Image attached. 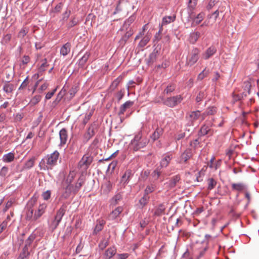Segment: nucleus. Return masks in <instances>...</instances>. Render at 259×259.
Instances as JSON below:
<instances>
[{
    "label": "nucleus",
    "instance_id": "26",
    "mask_svg": "<svg viewBox=\"0 0 259 259\" xmlns=\"http://www.w3.org/2000/svg\"><path fill=\"white\" fill-rule=\"evenodd\" d=\"M217 112V108L215 107L211 106L208 107L206 111L201 115L202 119L203 120L206 116L211 115L214 114Z\"/></svg>",
    "mask_w": 259,
    "mask_h": 259
},
{
    "label": "nucleus",
    "instance_id": "8",
    "mask_svg": "<svg viewBox=\"0 0 259 259\" xmlns=\"http://www.w3.org/2000/svg\"><path fill=\"white\" fill-rule=\"evenodd\" d=\"M201 112L199 110L191 111L187 113L186 118L188 120L187 124L189 126H192L194 123L200 117Z\"/></svg>",
    "mask_w": 259,
    "mask_h": 259
},
{
    "label": "nucleus",
    "instance_id": "55",
    "mask_svg": "<svg viewBox=\"0 0 259 259\" xmlns=\"http://www.w3.org/2000/svg\"><path fill=\"white\" fill-rule=\"evenodd\" d=\"M106 258H111L113 256V250L112 248L108 249L105 253Z\"/></svg>",
    "mask_w": 259,
    "mask_h": 259
},
{
    "label": "nucleus",
    "instance_id": "37",
    "mask_svg": "<svg viewBox=\"0 0 259 259\" xmlns=\"http://www.w3.org/2000/svg\"><path fill=\"white\" fill-rule=\"evenodd\" d=\"M134 21V17H130L126 21H125L122 27L120 29V31H123L124 30V29L125 30H127L130 28V25Z\"/></svg>",
    "mask_w": 259,
    "mask_h": 259
},
{
    "label": "nucleus",
    "instance_id": "19",
    "mask_svg": "<svg viewBox=\"0 0 259 259\" xmlns=\"http://www.w3.org/2000/svg\"><path fill=\"white\" fill-rule=\"evenodd\" d=\"M215 157L212 156L209 162H208L207 165L210 168H213L217 170L221 165L222 160L221 159L218 160L214 162Z\"/></svg>",
    "mask_w": 259,
    "mask_h": 259
},
{
    "label": "nucleus",
    "instance_id": "44",
    "mask_svg": "<svg viewBox=\"0 0 259 259\" xmlns=\"http://www.w3.org/2000/svg\"><path fill=\"white\" fill-rule=\"evenodd\" d=\"M102 189L105 193H108L112 189V184L110 182H107L102 186Z\"/></svg>",
    "mask_w": 259,
    "mask_h": 259
},
{
    "label": "nucleus",
    "instance_id": "11",
    "mask_svg": "<svg viewBox=\"0 0 259 259\" xmlns=\"http://www.w3.org/2000/svg\"><path fill=\"white\" fill-rule=\"evenodd\" d=\"M193 151L191 148H187L181 155L180 163H186L189 159L192 157Z\"/></svg>",
    "mask_w": 259,
    "mask_h": 259
},
{
    "label": "nucleus",
    "instance_id": "24",
    "mask_svg": "<svg viewBox=\"0 0 259 259\" xmlns=\"http://www.w3.org/2000/svg\"><path fill=\"white\" fill-rule=\"evenodd\" d=\"M71 46L69 42L64 44L60 49V54L64 56L67 55L70 51Z\"/></svg>",
    "mask_w": 259,
    "mask_h": 259
},
{
    "label": "nucleus",
    "instance_id": "33",
    "mask_svg": "<svg viewBox=\"0 0 259 259\" xmlns=\"http://www.w3.org/2000/svg\"><path fill=\"white\" fill-rule=\"evenodd\" d=\"M163 130L162 128L157 127L151 136V138L155 141L162 135Z\"/></svg>",
    "mask_w": 259,
    "mask_h": 259
},
{
    "label": "nucleus",
    "instance_id": "41",
    "mask_svg": "<svg viewBox=\"0 0 259 259\" xmlns=\"http://www.w3.org/2000/svg\"><path fill=\"white\" fill-rule=\"evenodd\" d=\"M155 189V186L153 184L148 185L144 190V194L148 196V195L153 192Z\"/></svg>",
    "mask_w": 259,
    "mask_h": 259
},
{
    "label": "nucleus",
    "instance_id": "31",
    "mask_svg": "<svg viewBox=\"0 0 259 259\" xmlns=\"http://www.w3.org/2000/svg\"><path fill=\"white\" fill-rule=\"evenodd\" d=\"M95 134L94 129L93 126H90L84 135V139L85 142L88 141Z\"/></svg>",
    "mask_w": 259,
    "mask_h": 259
},
{
    "label": "nucleus",
    "instance_id": "32",
    "mask_svg": "<svg viewBox=\"0 0 259 259\" xmlns=\"http://www.w3.org/2000/svg\"><path fill=\"white\" fill-rule=\"evenodd\" d=\"M150 197L149 196H147L144 194V196L139 200V207L140 208H143L149 201Z\"/></svg>",
    "mask_w": 259,
    "mask_h": 259
},
{
    "label": "nucleus",
    "instance_id": "43",
    "mask_svg": "<svg viewBox=\"0 0 259 259\" xmlns=\"http://www.w3.org/2000/svg\"><path fill=\"white\" fill-rule=\"evenodd\" d=\"M41 99V96L40 95H36L31 99L29 104L31 106L35 105L40 101Z\"/></svg>",
    "mask_w": 259,
    "mask_h": 259
},
{
    "label": "nucleus",
    "instance_id": "16",
    "mask_svg": "<svg viewBox=\"0 0 259 259\" xmlns=\"http://www.w3.org/2000/svg\"><path fill=\"white\" fill-rule=\"evenodd\" d=\"M217 51V48L214 46H211L207 49L205 52L202 54V58L204 60H207L214 55Z\"/></svg>",
    "mask_w": 259,
    "mask_h": 259
},
{
    "label": "nucleus",
    "instance_id": "49",
    "mask_svg": "<svg viewBox=\"0 0 259 259\" xmlns=\"http://www.w3.org/2000/svg\"><path fill=\"white\" fill-rule=\"evenodd\" d=\"M77 24V21L76 20L75 18L73 17V18H71L69 22L67 24V26L68 28H70L74 26L75 25H76Z\"/></svg>",
    "mask_w": 259,
    "mask_h": 259
},
{
    "label": "nucleus",
    "instance_id": "38",
    "mask_svg": "<svg viewBox=\"0 0 259 259\" xmlns=\"http://www.w3.org/2000/svg\"><path fill=\"white\" fill-rule=\"evenodd\" d=\"M123 31H125V29H124V30ZM126 31L125 34L121 38V40L123 41L124 42H125L133 34V31L132 30L131 28H129Z\"/></svg>",
    "mask_w": 259,
    "mask_h": 259
},
{
    "label": "nucleus",
    "instance_id": "22",
    "mask_svg": "<svg viewBox=\"0 0 259 259\" xmlns=\"http://www.w3.org/2000/svg\"><path fill=\"white\" fill-rule=\"evenodd\" d=\"M201 33L202 32L201 31H195L191 33L189 38L190 42L192 44H195L198 38L200 37Z\"/></svg>",
    "mask_w": 259,
    "mask_h": 259
},
{
    "label": "nucleus",
    "instance_id": "14",
    "mask_svg": "<svg viewBox=\"0 0 259 259\" xmlns=\"http://www.w3.org/2000/svg\"><path fill=\"white\" fill-rule=\"evenodd\" d=\"M59 137L60 140L59 146H64L66 144L68 140V133L65 128H63L60 131Z\"/></svg>",
    "mask_w": 259,
    "mask_h": 259
},
{
    "label": "nucleus",
    "instance_id": "4",
    "mask_svg": "<svg viewBox=\"0 0 259 259\" xmlns=\"http://www.w3.org/2000/svg\"><path fill=\"white\" fill-rule=\"evenodd\" d=\"M67 207V205L64 203L57 211L54 220L50 224V228L52 230H54L58 226L62 217L64 216L66 211Z\"/></svg>",
    "mask_w": 259,
    "mask_h": 259
},
{
    "label": "nucleus",
    "instance_id": "29",
    "mask_svg": "<svg viewBox=\"0 0 259 259\" xmlns=\"http://www.w3.org/2000/svg\"><path fill=\"white\" fill-rule=\"evenodd\" d=\"M15 158V154L12 152L3 155L2 160L4 162L10 163L12 162Z\"/></svg>",
    "mask_w": 259,
    "mask_h": 259
},
{
    "label": "nucleus",
    "instance_id": "13",
    "mask_svg": "<svg viewBox=\"0 0 259 259\" xmlns=\"http://www.w3.org/2000/svg\"><path fill=\"white\" fill-rule=\"evenodd\" d=\"M158 51L155 49L153 52L150 54L148 58L146 59V63L148 66H151L156 61Z\"/></svg>",
    "mask_w": 259,
    "mask_h": 259
},
{
    "label": "nucleus",
    "instance_id": "34",
    "mask_svg": "<svg viewBox=\"0 0 259 259\" xmlns=\"http://www.w3.org/2000/svg\"><path fill=\"white\" fill-rule=\"evenodd\" d=\"M131 176V171L130 170H126L124 174L122 176L121 183H123L124 185L126 184L129 181Z\"/></svg>",
    "mask_w": 259,
    "mask_h": 259
},
{
    "label": "nucleus",
    "instance_id": "40",
    "mask_svg": "<svg viewBox=\"0 0 259 259\" xmlns=\"http://www.w3.org/2000/svg\"><path fill=\"white\" fill-rule=\"evenodd\" d=\"M105 222L103 220L99 221L95 228L94 232L95 234L98 233L99 232L101 231L103 228V226Z\"/></svg>",
    "mask_w": 259,
    "mask_h": 259
},
{
    "label": "nucleus",
    "instance_id": "3",
    "mask_svg": "<svg viewBox=\"0 0 259 259\" xmlns=\"http://www.w3.org/2000/svg\"><path fill=\"white\" fill-rule=\"evenodd\" d=\"M147 140L142 138V134L141 132L135 135L134 139L131 141L130 145L135 151L139 150L146 146Z\"/></svg>",
    "mask_w": 259,
    "mask_h": 259
},
{
    "label": "nucleus",
    "instance_id": "15",
    "mask_svg": "<svg viewBox=\"0 0 259 259\" xmlns=\"http://www.w3.org/2000/svg\"><path fill=\"white\" fill-rule=\"evenodd\" d=\"M231 189L233 191L242 192L246 190L247 186L243 183H233L231 184Z\"/></svg>",
    "mask_w": 259,
    "mask_h": 259
},
{
    "label": "nucleus",
    "instance_id": "54",
    "mask_svg": "<svg viewBox=\"0 0 259 259\" xmlns=\"http://www.w3.org/2000/svg\"><path fill=\"white\" fill-rule=\"evenodd\" d=\"M8 172V168L6 166H3L0 170V176L5 177Z\"/></svg>",
    "mask_w": 259,
    "mask_h": 259
},
{
    "label": "nucleus",
    "instance_id": "2",
    "mask_svg": "<svg viewBox=\"0 0 259 259\" xmlns=\"http://www.w3.org/2000/svg\"><path fill=\"white\" fill-rule=\"evenodd\" d=\"M83 184V180L81 179H79L77 182L74 184H70L61 186L63 191L61 196L64 198H67L72 193L73 194H76L80 190Z\"/></svg>",
    "mask_w": 259,
    "mask_h": 259
},
{
    "label": "nucleus",
    "instance_id": "28",
    "mask_svg": "<svg viewBox=\"0 0 259 259\" xmlns=\"http://www.w3.org/2000/svg\"><path fill=\"white\" fill-rule=\"evenodd\" d=\"M207 97V93L205 91H200L197 94L195 101L196 103L199 105L201 101Z\"/></svg>",
    "mask_w": 259,
    "mask_h": 259
},
{
    "label": "nucleus",
    "instance_id": "1",
    "mask_svg": "<svg viewBox=\"0 0 259 259\" xmlns=\"http://www.w3.org/2000/svg\"><path fill=\"white\" fill-rule=\"evenodd\" d=\"M60 154L57 151H55L50 154L47 155L42 158L39 163L41 170H49L57 164Z\"/></svg>",
    "mask_w": 259,
    "mask_h": 259
},
{
    "label": "nucleus",
    "instance_id": "50",
    "mask_svg": "<svg viewBox=\"0 0 259 259\" xmlns=\"http://www.w3.org/2000/svg\"><path fill=\"white\" fill-rule=\"evenodd\" d=\"M13 90V85L11 84L7 83L4 86V90L6 93H11Z\"/></svg>",
    "mask_w": 259,
    "mask_h": 259
},
{
    "label": "nucleus",
    "instance_id": "21",
    "mask_svg": "<svg viewBox=\"0 0 259 259\" xmlns=\"http://www.w3.org/2000/svg\"><path fill=\"white\" fill-rule=\"evenodd\" d=\"M75 176L76 173L74 171H70L67 178L62 182L61 186L72 184Z\"/></svg>",
    "mask_w": 259,
    "mask_h": 259
},
{
    "label": "nucleus",
    "instance_id": "27",
    "mask_svg": "<svg viewBox=\"0 0 259 259\" xmlns=\"http://www.w3.org/2000/svg\"><path fill=\"white\" fill-rule=\"evenodd\" d=\"M176 15L164 17L162 20L161 26H162L163 25L168 24L170 23L175 21L176 20Z\"/></svg>",
    "mask_w": 259,
    "mask_h": 259
},
{
    "label": "nucleus",
    "instance_id": "6",
    "mask_svg": "<svg viewBox=\"0 0 259 259\" xmlns=\"http://www.w3.org/2000/svg\"><path fill=\"white\" fill-rule=\"evenodd\" d=\"M200 50L197 48H194L190 54L189 57L187 58L186 65L192 66L195 64L199 58Z\"/></svg>",
    "mask_w": 259,
    "mask_h": 259
},
{
    "label": "nucleus",
    "instance_id": "12",
    "mask_svg": "<svg viewBox=\"0 0 259 259\" xmlns=\"http://www.w3.org/2000/svg\"><path fill=\"white\" fill-rule=\"evenodd\" d=\"M93 158L91 156L88 155H84L79 162V166L81 168L86 169L91 164Z\"/></svg>",
    "mask_w": 259,
    "mask_h": 259
},
{
    "label": "nucleus",
    "instance_id": "48",
    "mask_svg": "<svg viewBox=\"0 0 259 259\" xmlns=\"http://www.w3.org/2000/svg\"><path fill=\"white\" fill-rule=\"evenodd\" d=\"M208 70H206V69H204L201 73L199 74L197 77V79L200 80H202L208 74Z\"/></svg>",
    "mask_w": 259,
    "mask_h": 259
},
{
    "label": "nucleus",
    "instance_id": "10",
    "mask_svg": "<svg viewBox=\"0 0 259 259\" xmlns=\"http://www.w3.org/2000/svg\"><path fill=\"white\" fill-rule=\"evenodd\" d=\"M36 198L35 197L32 198L28 202L27 204V212L26 213V219L27 220H30L31 219L33 220V210L32 209V207L35 204L36 202Z\"/></svg>",
    "mask_w": 259,
    "mask_h": 259
},
{
    "label": "nucleus",
    "instance_id": "23",
    "mask_svg": "<svg viewBox=\"0 0 259 259\" xmlns=\"http://www.w3.org/2000/svg\"><path fill=\"white\" fill-rule=\"evenodd\" d=\"M250 94V89L249 88H247V91L245 92H243L241 94H238L236 95L234 94H233V103H234L235 102L240 101L242 99H243L244 97H246L247 95V94Z\"/></svg>",
    "mask_w": 259,
    "mask_h": 259
},
{
    "label": "nucleus",
    "instance_id": "56",
    "mask_svg": "<svg viewBox=\"0 0 259 259\" xmlns=\"http://www.w3.org/2000/svg\"><path fill=\"white\" fill-rule=\"evenodd\" d=\"M42 197L44 200H48L51 197V191L47 190L46 192H44L42 194Z\"/></svg>",
    "mask_w": 259,
    "mask_h": 259
},
{
    "label": "nucleus",
    "instance_id": "46",
    "mask_svg": "<svg viewBox=\"0 0 259 259\" xmlns=\"http://www.w3.org/2000/svg\"><path fill=\"white\" fill-rule=\"evenodd\" d=\"M28 32V28L27 27H23L18 33V37L23 38L24 37L27 33Z\"/></svg>",
    "mask_w": 259,
    "mask_h": 259
},
{
    "label": "nucleus",
    "instance_id": "20",
    "mask_svg": "<svg viewBox=\"0 0 259 259\" xmlns=\"http://www.w3.org/2000/svg\"><path fill=\"white\" fill-rule=\"evenodd\" d=\"M152 36L151 33L147 32L146 35L143 37L138 44V47L140 48L144 47L150 41Z\"/></svg>",
    "mask_w": 259,
    "mask_h": 259
},
{
    "label": "nucleus",
    "instance_id": "18",
    "mask_svg": "<svg viewBox=\"0 0 259 259\" xmlns=\"http://www.w3.org/2000/svg\"><path fill=\"white\" fill-rule=\"evenodd\" d=\"M166 206L163 203H161L155 207L153 211V215L155 217H160L165 213Z\"/></svg>",
    "mask_w": 259,
    "mask_h": 259
},
{
    "label": "nucleus",
    "instance_id": "64",
    "mask_svg": "<svg viewBox=\"0 0 259 259\" xmlns=\"http://www.w3.org/2000/svg\"><path fill=\"white\" fill-rule=\"evenodd\" d=\"M62 4L59 3L55 7V8H54L53 11L54 12H56V13L60 12L62 9Z\"/></svg>",
    "mask_w": 259,
    "mask_h": 259
},
{
    "label": "nucleus",
    "instance_id": "51",
    "mask_svg": "<svg viewBox=\"0 0 259 259\" xmlns=\"http://www.w3.org/2000/svg\"><path fill=\"white\" fill-rule=\"evenodd\" d=\"M204 14L202 13H199L197 15V17L195 18L194 20V22L196 24H199L203 19Z\"/></svg>",
    "mask_w": 259,
    "mask_h": 259
},
{
    "label": "nucleus",
    "instance_id": "35",
    "mask_svg": "<svg viewBox=\"0 0 259 259\" xmlns=\"http://www.w3.org/2000/svg\"><path fill=\"white\" fill-rule=\"evenodd\" d=\"M176 88V85L174 83H169L166 88L164 90L163 94L164 95H168L174 92Z\"/></svg>",
    "mask_w": 259,
    "mask_h": 259
},
{
    "label": "nucleus",
    "instance_id": "7",
    "mask_svg": "<svg viewBox=\"0 0 259 259\" xmlns=\"http://www.w3.org/2000/svg\"><path fill=\"white\" fill-rule=\"evenodd\" d=\"M212 125L211 122H207L204 124L198 132L199 136L202 137L207 135L208 137H210L213 135V130L211 128Z\"/></svg>",
    "mask_w": 259,
    "mask_h": 259
},
{
    "label": "nucleus",
    "instance_id": "63",
    "mask_svg": "<svg viewBox=\"0 0 259 259\" xmlns=\"http://www.w3.org/2000/svg\"><path fill=\"white\" fill-rule=\"evenodd\" d=\"M30 61V58L28 56H24L22 59V63L26 65Z\"/></svg>",
    "mask_w": 259,
    "mask_h": 259
},
{
    "label": "nucleus",
    "instance_id": "45",
    "mask_svg": "<svg viewBox=\"0 0 259 259\" xmlns=\"http://www.w3.org/2000/svg\"><path fill=\"white\" fill-rule=\"evenodd\" d=\"M90 53L88 52H86L84 55L81 57V58L79 60V64L81 65H83L86 62L88 61L90 57Z\"/></svg>",
    "mask_w": 259,
    "mask_h": 259
},
{
    "label": "nucleus",
    "instance_id": "5",
    "mask_svg": "<svg viewBox=\"0 0 259 259\" xmlns=\"http://www.w3.org/2000/svg\"><path fill=\"white\" fill-rule=\"evenodd\" d=\"M161 101L163 105L170 107L174 108L181 103L183 98L180 95L164 98L161 97Z\"/></svg>",
    "mask_w": 259,
    "mask_h": 259
},
{
    "label": "nucleus",
    "instance_id": "47",
    "mask_svg": "<svg viewBox=\"0 0 259 259\" xmlns=\"http://www.w3.org/2000/svg\"><path fill=\"white\" fill-rule=\"evenodd\" d=\"M200 144V142L199 141V138H197L190 142V146H192L194 149L197 148Z\"/></svg>",
    "mask_w": 259,
    "mask_h": 259
},
{
    "label": "nucleus",
    "instance_id": "36",
    "mask_svg": "<svg viewBox=\"0 0 259 259\" xmlns=\"http://www.w3.org/2000/svg\"><path fill=\"white\" fill-rule=\"evenodd\" d=\"M35 161V158L34 157H32L27 160L24 165L23 166V169H30L32 167L34 164Z\"/></svg>",
    "mask_w": 259,
    "mask_h": 259
},
{
    "label": "nucleus",
    "instance_id": "58",
    "mask_svg": "<svg viewBox=\"0 0 259 259\" xmlns=\"http://www.w3.org/2000/svg\"><path fill=\"white\" fill-rule=\"evenodd\" d=\"M57 89L53 90L52 92H48L45 97L46 100L50 99L56 92Z\"/></svg>",
    "mask_w": 259,
    "mask_h": 259
},
{
    "label": "nucleus",
    "instance_id": "62",
    "mask_svg": "<svg viewBox=\"0 0 259 259\" xmlns=\"http://www.w3.org/2000/svg\"><path fill=\"white\" fill-rule=\"evenodd\" d=\"M28 77H27L23 81V82L21 83L20 87H19V90L23 89L25 87H27V85L28 84Z\"/></svg>",
    "mask_w": 259,
    "mask_h": 259
},
{
    "label": "nucleus",
    "instance_id": "57",
    "mask_svg": "<svg viewBox=\"0 0 259 259\" xmlns=\"http://www.w3.org/2000/svg\"><path fill=\"white\" fill-rule=\"evenodd\" d=\"M244 193H245V197L247 199V202L245 206V207H247L248 205L250 202L251 197H250V193H249V192L246 191V190L244 191Z\"/></svg>",
    "mask_w": 259,
    "mask_h": 259
},
{
    "label": "nucleus",
    "instance_id": "60",
    "mask_svg": "<svg viewBox=\"0 0 259 259\" xmlns=\"http://www.w3.org/2000/svg\"><path fill=\"white\" fill-rule=\"evenodd\" d=\"M169 66V63L168 62H163L161 65H158L155 66V68H166Z\"/></svg>",
    "mask_w": 259,
    "mask_h": 259
},
{
    "label": "nucleus",
    "instance_id": "25",
    "mask_svg": "<svg viewBox=\"0 0 259 259\" xmlns=\"http://www.w3.org/2000/svg\"><path fill=\"white\" fill-rule=\"evenodd\" d=\"M134 104V102L131 101H127L123 104H122L120 108L119 112V115L123 114L126 109L130 108Z\"/></svg>",
    "mask_w": 259,
    "mask_h": 259
},
{
    "label": "nucleus",
    "instance_id": "17",
    "mask_svg": "<svg viewBox=\"0 0 259 259\" xmlns=\"http://www.w3.org/2000/svg\"><path fill=\"white\" fill-rule=\"evenodd\" d=\"M47 205L42 203L39 205L37 211H36L33 215V220L36 221L39 219L45 212Z\"/></svg>",
    "mask_w": 259,
    "mask_h": 259
},
{
    "label": "nucleus",
    "instance_id": "52",
    "mask_svg": "<svg viewBox=\"0 0 259 259\" xmlns=\"http://www.w3.org/2000/svg\"><path fill=\"white\" fill-rule=\"evenodd\" d=\"M197 3V0H189L188 6L190 9L193 10L195 8Z\"/></svg>",
    "mask_w": 259,
    "mask_h": 259
},
{
    "label": "nucleus",
    "instance_id": "42",
    "mask_svg": "<svg viewBox=\"0 0 259 259\" xmlns=\"http://www.w3.org/2000/svg\"><path fill=\"white\" fill-rule=\"evenodd\" d=\"M160 169L159 166L152 172L151 176L155 180H157L161 175Z\"/></svg>",
    "mask_w": 259,
    "mask_h": 259
},
{
    "label": "nucleus",
    "instance_id": "53",
    "mask_svg": "<svg viewBox=\"0 0 259 259\" xmlns=\"http://www.w3.org/2000/svg\"><path fill=\"white\" fill-rule=\"evenodd\" d=\"M162 31V26H161L158 32H157L155 34V35H154V40H153L154 42V41H158L159 40H160L161 39L160 33Z\"/></svg>",
    "mask_w": 259,
    "mask_h": 259
},
{
    "label": "nucleus",
    "instance_id": "39",
    "mask_svg": "<svg viewBox=\"0 0 259 259\" xmlns=\"http://www.w3.org/2000/svg\"><path fill=\"white\" fill-rule=\"evenodd\" d=\"M207 190H211L216 186L217 182L213 178H209L207 180Z\"/></svg>",
    "mask_w": 259,
    "mask_h": 259
},
{
    "label": "nucleus",
    "instance_id": "61",
    "mask_svg": "<svg viewBox=\"0 0 259 259\" xmlns=\"http://www.w3.org/2000/svg\"><path fill=\"white\" fill-rule=\"evenodd\" d=\"M217 1L215 0H210L207 6V10H209L215 5Z\"/></svg>",
    "mask_w": 259,
    "mask_h": 259
},
{
    "label": "nucleus",
    "instance_id": "59",
    "mask_svg": "<svg viewBox=\"0 0 259 259\" xmlns=\"http://www.w3.org/2000/svg\"><path fill=\"white\" fill-rule=\"evenodd\" d=\"M128 253H121V254H117L116 255V259H126L128 257Z\"/></svg>",
    "mask_w": 259,
    "mask_h": 259
},
{
    "label": "nucleus",
    "instance_id": "30",
    "mask_svg": "<svg viewBox=\"0 0 259 259\" xmlns=\"http://www.w3.org/2000/svg\"><path fill=\"white\" fill-rule=\"evenodd\" d=\"M180 180V176L176 175V176L172 177V178H171V179H170V180L169 181V182L168 183L169 187L170 188H172L175 187L176 186L177 184L179 182Z\"/></svg>",
    "mask_w": 259,
    "mask_h": 259
},
{
    "label": "nucleus",
    "instance_id": "9",
    "mask_svg": "<svg viewBox=\"0 0 259 259\" xmlns=\"http://www.w3.org/2000/svg\"><path fill=\"white\" fill-rule=\"evenodd\" d=\"M172 158L173 154L171 152H168L163 154L161 156L159 166L160 168L167 167Z\"/></svg>",
    "mask_w": 259,
    "mask_h": 259
}]
</instances>
